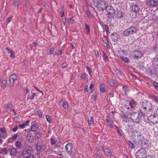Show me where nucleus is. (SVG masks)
<instances>
[{"label": "nucleus", "mask_w": 158, "mask_h": 158, "mask_svg": "<svg viewBox=\"0 0 158 158\" xmlns=\"http://www.w3.org/2000/svg\"><path fill=\"white\" fill-rule=\"evenodd\" d=\"M41 137V134L40 132H37L35 134V138L36 139H39Z\"/></svg>", "instance_id": "nucleus-41"}, {"label": "nucleus", "mask_w": 158, "mask_h": 158, "mask_svg": "<svg viewBox=\"0 0 158 158\" xmlns=\"http://www.w3.org/2000/svg\"><path fill=\"white\" fill-rule=\"evenodd\" d=\"M140 138L139 139L138 143L140 145L141 148H143L146 150L149 149L150 147L147 141L143 138V137L141 136Z\"/></svg>", "instance_id": "nucleus-2"}, {"label": "nucleus", "mask_w": 158, "mask_h": 158, "mask_svg": "<svg viewBox=\"0 0 158 158\" xmlns=\"http://www.w3.org/2000/svg\"><path fill=\"white\" fill-rule=\"evenodd\" d=\"M121 111L122 114L121 115V117L124 122H127L128 121V116L131 114V112L129 109H122Z\"/></svg>", "instance_id": "nucleus-4"}, {"label": "nucleus", "mask_w": 158, "mask_h": 158, "mask_svg": "<svg viewBox=\"0 0 158 158\" xmlns=\"http://www.w3.org/2000/svg\"><path fill=\"white\" fill-rule=\"evenodd\" d=\"M16 148L18 149H19L21 148V143L20 141H17L15 144Z\"/></svg>", "instance_id": "nucleus-29"}, {"label": "nucleus", "mask_w": 158, "mask_h": 158, "mask_svg": "<svg viewBox=\"0 0 158 158\" xmlns=\"http://www.w3.org/2000/svg\"><path fill=\"white\" fill-rule=\"evenodd\" d=\"M52 150L50 148L48 149L46 151V154H52Z\"/></svg>", "instance_id": "nucleus-48"}, {"label": "nucleus", "mask_w": 158, "mask_h": 158, "mask_svg": "<svg viewBox=\"0 0 158 158\" xmlns=\"http://www.w3.org/2000/svg\"><path fill=\"white\" fill-rule=\"evenodd\" d=\"M103 42L106 44H107L109 43L108 40L105 38H103Z\"/></svg>", "instance_id": "nucleus-56"}, {"label": "nucleus", "mask_w": 158, "mask_h": 158, "mask_svg": "<svg viewBox=\"0 0 158 158\" xmlns=\"http://www.w3.org/2000/svg\"><path fill=\"white\" fill-rule=\"evenodd\" d=\"M7 109H11L13 107V105L11 103H9L6 106Z\"/></svg>", "instance_id": "nucleus-46"}, {"label": "nucleus", "mask_w": 158, "mask_h": 158, "mask_svg": "<svg viewBox=\"0 0 158 158\" xmlns=\"http://www.w3.org/2000/svg\"><path fill=\"white\" fill-rule=\"evenodd\" d=\"M36 94L32 92L29 93L28 94L27 98V99L32 100L33 99L35 95H36Z\"/></svg>", "instance_id": "nucleus-26"}, {"label": "nucleus", "mask_w": 158, "mask_h": 158, "mask_svg": "<svg viewBox=\"0 0 158 158\" xmlns=\"http://www.w3.org/2000/svg\"><path fill=\"white\" fill-rule=\"evenodd\" d=\"M126 130L128 132H131L133 129V127L131 125L128 124L127 127H126Z\"/></svg>", "instance_id": "nucleus-27"}, {"label": "nucleus", "mask_w": 158, "mask_h": 158, "mask_svg": "<svg viewBox=\"0 0 158 158\" xmlns=\"http://www.w3.org/2000/svg\"><path fill=\"white\" fill-rule=\"evenodd\" d=\"M94 157L95 158H101V156L99 155L96 154L94 155Z\"/></svg>", "instance_id": "nucleus-60"}, {"label": "nucleus", "mask_w": 158, "mask_h": 158, "mask_svg": "<svg viewBox=\"0 0 158 158\" xmlns=\"http://www.w3.org/2000/svg\"><path fill=\"white\" fill-rule=\"evenodd\" d=\"M18 76L14 74L11 75L10 77L9 86L11 87L14 84V82L18 78Z\"/></svg>", "instance_id": "nucleus-13"}, {"label": "nucleus", "mask_w": 158, "mask_h": 158, "mask_svg": "<svg viewBox=\"0 0 158 158\" xmlns=\"http://www.w3.org/2000/svg\"><path fill=\"white\" fill-rule=\"evenodd\" d=\"M139 113V111H138V112H133L131 114V118L133 121L136 123H139L141 117V116H140Z\"/></svg>", "instance_id": "nucleus-6"}, {"label": "nucleus", "mask_w": 158, "mask_h": 158, "mask_svg": "<svg viewBox=\"0 0 158 158\" xmlns=\"http://www.w3.org/2000/svg\"><path fill=\"white\" fill-rule=\"evenodd\" d=\"M137 30L134 27H131L126 30L124 32V34L126 36L132 35L135 33Z\"/></svg>", "instance_id": "nucleus-7"}, {"label": "nucleus", "mask_w": 158, "mask_h": 158, "mask_svg": "<svg viewBox=\"0 0 158 158\" xmlns=\"http://www.w3.org/2000/svg\"><path fill=\"white\" fill-rule=\"evenodd\" d=\"M32 150V148L30 146L25 148L22 152V156L24 157H27L31 155V152Z\"/></svg>", "instance_id": "nucleus-8"}, {"label": "nucleus", "mask_w": 158, "mask_h": 158, "mask_svg": "<svg viewBox=\"0 0 158 158\" xmlns=\"http://www.w3.org/2000/svg\"><path fill=\"white\" fill-rule=\"evenodd\" d=\"M148 120L153 124L156 123H158V116L152 114L148 118Z\"/></svg>", "instance_id": "nucleus-10"}, {"label": "nucleus", "mask_w": 158, "mask_h": 158, "mask_svg": "<svg viewBox=\"0 0 158 158\" xmlns=\"http://www.w3.org/2000/svg\"><path fill=\"white\" fill-rule=\"evenodd\" d=\"M143 55L142 52L138 50L135 51L133 53V57L134 59H138L141 57Z\"/></svg>", "instance_id": "nucleus-12"}, {"label": "nucleus", "mask_w": 158, "mask_h": 158, "mask_svg": "<svg viewBox=\"0 0 158 158\" xmlns=\"http://www.w3.org/2000/svg\"><path fill=\"white\" fill-rule=\"evenodd\" d=\"M38 127L37 125L36 124H34L31 127V130L33 131H35Z\"/></svg>", "instance_id": "nucleus-31"}, {"label": "nucleus", "mask_w": 158, "mask_h": 158, "mask_svg": "<svg viewBox=\"0 0 158 158\" xmlns=\"http://www.w3.org/2000/svg\"><path fill=\"white\" fill-rule=\"evenodd\" d=\"M114 70L115 72L116 73L118 74V76H121L122 75V74L121 72L117 69H114Z\"/></svg>", "instance_id": "nucleus-43"}, {"label": "nucleus", "mask_w": 158, "mask_h": 158, "mask_svg": "<svg viewBox=\"0 0 158 158\" xmlns=\"http://www.w3.org/2000/svg\"><path fill=\"white\" fill-rule=\"evenodd\" d=\"M106 10L109 14H113L115 13V10L113 8L110 6H107Z\"/></svg>", "instance_id": "nucleus-15"}, {"label": "nucleus", "mask_w": 158, "mask_h": 158, "mask_svg": "<svg viewBox=\"0 0 158 158\" xmlns=\"http://www.w3.org/2000/svg\"><path fill=\"white\" fill-rule=\"evenodd\" d=\"M5 49L7 50L9 53H10L12 52V51L9 49L8 47H6Z\"/></svg>", "instance_id": "nucleus-64"}, {"label": "nucleus", "mask_w": 158, "mask_h": 158, "mask_svg": "<svg viewBox=\"0 0 158 158\" xmlns=\"http://www.w3.org/2000/svg\"><path fill=\"white\" fill-rule=\"evenodd\" d=\"M8 151H10V155L11 156H15L17 152V150L14 148H9Z\"/></svg>", "instance_id": "nucleus-16"}, {"label": "nucleus", "mask_w": 158, "mask_h": 158, "mask_svg": "<svg viewBox=\"0 0 158 158\" xmlns=\"http://www.w3.org/2000/svg\"><path fill=\"white\" fill-rule=\"evenodd\" d=\"M6 130L4 128H0V137L5 139L7 136V135L6 132Z\"/></svg>", "instance_id": "nucleus-14"}, {"label": "nucleus", "mask_w": 158, "mask_h": 158, "mask_svg": "<svg viewBox=\"0 0 158 158\" xmlns=\"http://www.w3.org/2000/svg\"><path fill=\"white\" fill-rule=\"evenodd\" d=\"M14 140L12 139V138L11 137L9 139H7V141L8 143H12L13 142Z\"/></svg>", "instance_id": "nucleus-57"}, {"label": "nucleus", "mask_w": 158, "mask_h": 158, "mask_svg": "<svg viewBox=\"0 0 158 158\" xmlns=\"http://www.w3.org/2000/svg\"><path fill=\"white\" fill-rule=\"evenodd\" d=\"M103 59L105 62H106L108 61V59L107 58L106 55V53L104 52H103Z\"/></svg>", "instance_id": "nucleus-33"}, {"label": "nucleus", "mask_w": 158, "mask_h": 158, "mask_svg": "<svg viewBox=\"0 0 158 158\" xmlns=\"http://www.w3.org/2000/svg\"><path fill=\"white\" fill-rule=\"evenodd\" d=\"M153 85L156 88L158 87V83L156 81H154L153 82Z\"/></svg>", "instance_id": "nucleus-58"}, {"label": "nucleus", "mask_w": 158, "mask_h": 158, "mask_svg": "<svg viewBox=\"0 0 158 158\" xmlns=\"http://www.w3.org/2000/svg\"><path fill=\"white\" fill-rule=\"evenodd\" d=\"M146 149L140 148L136 152L135 156L137 158H146L147 153Z\"/></svg>", "instance_id": "nucleus-3"}, {"label": "nucleus", "mask_w": 158, "mask_h": 158, "mask_svg": "<svg viewBox=\"0 0 158 158\" xmlns=\"http://www.w3.org/2000/svg\"><path fill=\"white\" fill-rule=\"evenodd\" d=\"M123 13L121 11H118V17L119 18H121L123 17Z\"/></svg>", "instance_id": "nucleus-47"}, {"label": "nucleus", "mask_w": 158, "mask_h": 158, "mask_svg": "<svg viewBox=\"0 0 158 158\" xmlns=\"http://www.w3.org/2000/svg\"><path fill=\"white\" fill-rule=\"evenodd\" d=\"M88 124L90 125L93 123V118L92 117H90L88 118Z\"/></svg>", "instance_id": "nucleus-34"}, {"label": "nucleus", "mask_w": 158, "mask_h": 158, "mask_svg": "<svg viewBox=\"0 0 158 158\" xmlns=\"http://www.w3.org/2000/svg\"><path fill=\"white\" fill-rule=\"evenodd\" d=\"M13 2L15 5H16L17 6H18L19 2V0H14Z\"/></svg>", "instance_id": "nucleus-59"}, {"label": "nucleus", "mask_w": 158, "mask_h": 158, "mask_svg": "<svg viewBox=\"0 0 158 158\" xmlns=\"http://www.w3.org/2000/svg\"><path fill=\"white\" fill-rule=\"evenodd\" d=\"M106 120L107 125L109 126H110L111 128H112V126L109 120L107 118H106Z\"/></svg>", "instance_id": "nucleus-51"}, {"label": "nucleus", "mask_w": 158, "mask_h": 158, "mask_svg": "<svg viewBox=\"0 0 158 158\" xmlns=\"http://www.w3.org/2000/svg\"><path fill=\"white\" fill-rule=\"evenodd\" d=\"M151 98L153 100L156 101L158 103V98L157 97L152 95L151 96Z\"/></svg>", "instance_id": "nucleus-37"}, {"label": "nucleus", "mask_w": 158, "mask_h": 158, "mask_svg": "<svg viewBox=\"0 0 158 158\" xmlns=\"http://www.w3.org/2000/svg\"><path fill=\"white\" fill-rule=\"evenodd\" d=\"M96 5L98 7L99 10H103L105 9L107 4L106 1L104 0H100L98 2H97Z\"/></svg>", "instance_id": "nucleus-9"}, {"label": "nucleus", "mask_w": 158, "mask_h": 158, "mask_svg": "<svg viewBox=\"0 0 158 158\" xmlns=\"http://www.w3.org/2000/svg\"><path fill=\"white\" fill-rule=\"evenodd\" d=\"M94 52L96 57H98L99 55L98 51L97 50H94Z\"/></svg>", "instance_id": "nucleus-50"}, {"label": "nucleus", "mask_w": 158, "mask_h": 158, "mask_svg": "<svg viewBox=\"0 0 158 158\" xmlns=\"http://www.w3.org/2000/svg\"><path fill=\"white\" fill-rule=\"evenodd\" d=\"M153 4H150V6L153 7L154 6H156L157 5V2H153Z\"/></svg>", "instance_id": "nucleus-54"}, {"label": "nucleus", "mask_w": 158, "mask_h": 158, "mask_svg": "<svg viewBox=\"0 0 158 158\" xmlns=\"http://www.w3.org/2000/svg\"><path fill=\"white\" fill-rule=\"evenodd\" d=\"M58 141H57V140H55V139H53L52 138H51V144L52 145H54L56 144V142L57 143H57H58Z\"/></svg>", "instance_id": "nucleus-35"}, {"label": "nucleus", "mask_w": 158, "mask_h": 158, "mask_svg": "<svg viewBox=\"0 0 158 158\" xmlns=\"http://www.w3.org/2000/svg\"><path fill=\"white\" fill-rule=\"evenodd\" d=\"M97 149L99 151H102L103 148L102 146H98L97 148Z\"/></svg>", "instance_id": "nucleus-52"}, {"label": "nucleus", "mask_w": 158, "mask_h": 158, "mask_svg": "<svg viewBox=\"0 0 158 158\" xmlns=\"http://www.w3.org/2000/svg\"><path fill=\"white\" fill-rule=\"evenodd\" d=\"M120 58L124 62L126 63H128L129 62V60L127 57L121 56L120 57Z\"/></svg>", "instance_id": "nucleus-30"}, {"label": "nucleus", "mask_w": 158, "mask_h": 158, "mask_svg": "<svg viewBox=\"0 0 158 158\" xmlns=\"http://www.w3.org/2000/svg\"><path fill=\"white\" fill-rule=\"evenodd\" d=\"M85 30L86 31L87 34L89 33V26L87 25L86 24L85 25Z\"/></svg>", "instance_id": "nucleus-49"}, {"label": "nucleus", "mask_w": 158, "mask_h": 158, "mask_svg": "<svg viewBox=\"0 0 158 158\" xmlns=\"http://www.w3.org/2000/svg\"><path fill=\"white\" fill-rule=\"evenodd\" d=\"M104 152L106 155L110 156V158L112 156V152L111 150L108 148H106L104 149Z\"/></svg>", "instance_id": "nucleus-21"}, {"label": "nucleus", "mask_w": 158, "mask_h": 158, "mask_svg": "<svg viewBox=\"0 0 158 158\" xmlns=\"http://www.w3.org/2000/svg\"><path fill=\"white\" fill-rule=\"evenodd\" d=\"M65 149L67 153L71 157L74 158L76 157L77 151L75 148H73L72 145L71 143H68L66 145Z\"/></svg>", "instance_id": "nucleus-1"}, {"label": "nucleus", "mask_w": 158, "mask_h": 158, "mask_svg": "<svg viewBox=\"0 0 158 158\" xmlns=\"http://www.w3.org/2000/svg\"><path fill=\"white\" fill-rule=\"evenodd\" d=\"M67 65V64L66 63H64L63 64H62L61 67L63 68H64L66 67V66Z\"/></svg>", "instance_id": "nucleus-61"}, {"label": "nucleus", "mask_w": 158, "mask_h": 158, "mask_svg": "<svg viewBox=\"0 0 158 158\" xmlns=\"http://www.w3.org/2000/svg\"><path fill=\"white\" fill-rule=\"evenodd\" d=\"M27 138L28 140L30 142H32L33 141V137L32 135L30 133H28L27 135Z\"/></svg>", "instance_id": "nucleus-23"}, {"label": "nucleus", "mask_w": 158, "mask_h": 158, "mask_svg": "<svg viewBox=\"0 0 158 158\" xmlns=\"http://www.w3.org/2000/svg\"><path fill=\"white\" fill-rule=\"evenodd\" d=\"M11 54L10 56L11 57L14 58L15 57V54L14 52L12 51V52L10 53Z\"/></svg>", "instance_id": "nucleus-63"}, {"label": "nucleus", "mask_w": 158, "mask_h": 158, "mask_svg": "<svg viewBox=\"0 0 158 158\" xmlns=\"http://www.w3.org/2000/svg\"><path fill=\"white\" fill-rule=\"evenodd\" d=\"M153 130L156 134H158V126H155L153 127Z\"/></svg>", "instance_id": "nucleus-44"}, {"label": "nucleus", "mask_w": 158, "mask_h": 158, "mask_svg": "<svg viewBox=\"0 0 158 158\" xmlns=\"http://www.w3.org/2000/svg\"><path fill=\"white\" fill-rule=\"evenodd\" d=\"M62 105L64 109H67L68 107V103L64 101L62 103Z\"/></svg>", "instance_id": "nucleus-40"}, {"label": "nucleus", "mask_w": 158, "mask_h": 158, "mask_svg": "<svg viewBox=\"0 0 158 158\" xmlns=\"http://www.w3.org/2000/svg\"><path fill=\"white\" fill-rule=\"evenodd\" d=\"M86 15L89 18H91L92 17V14L89 10L86 11Z\"/></svg>", "instance_id": "nucleus-38"}, {"label": "nucleus", "mask_w": 158, "mask_h": 158, "mask_svg": "<svg viewBox=\"0 0 158 158\" xmlns=\"http://www.w3.org/2000/svg\"><path fill=\"white\" fill-rule=\"evenodd\" d=\"M7 82V81L5 80H2L1 84V87L3 88L5 87L6 86Z\"/></svg>", "instance_id": "nucleus-36"}, {"label": "nucleus", "mask_w": 158, "mask_h": 158, "mask_svg": "<svg viewBox=\"0 0 158 158\" xmlns=\"http://www.w3.org/2000/svg\"><path fill=\"white\" fill-rule=\"evenodd\" d=\"M59 143L60 141H58V143H57L56 144V147H57V148L56 149V150L55 151V152L58 155H60L62 156V155L61 153H60L62 151V149L60 148L59 147L60 144H59Z\"/></svg>", "instance_id": "nucleus-18"}, {"label": "nucleus", "mask_w": 158, "mask_h": 158, "mask_svg": "<svg viewBox=\"0 0 158 158\" xmlns=\"http://www.w3.org/2000/svg\"><path fill=\"white\" fill-rule=\"evenodd\" d=\"M34 111L36 114L39 115L40 117H42L43 114L40 110L38 109H34Z\"/></svg>", "instance_id": "nucleus-28"}, {"label": "nucleus", "mask_w": 158, "mask_h": 158, "mask_svg": "<svg viewBox=\"0 0 158 158\" xmlns=\"http://www.w3.org/2000/svg\"><path fill=\"white\" fill-rule=\"evenodd\" d=\"M8 151L6 148H0V153L3 154L4 155H6L8 153Z\"/></svg>", "instance_id": "nucleus-22"}, {"label": "nucleus", "mask_w": 158, "mask_h": 158, "mask_svg": "<svg viewBox=\"0 0 158 158\" xmlns=\"http://www.w3.org/2000/svg\"><path fill=\"white\" fill-rule=\"evenodd\" d=\"M18 136V135L17 134H14V135L11 137L12 138V139L14 140H16L17 137Z\"/></svg>", "instance_id": "nucleus-53"}, {"label": "nucleus", "mask_w": 158, "mask_h": 158, "mask_svg": "<svg viewBox=\"0 0 158 158\" xmlns=\"http://www.w3.org/2000/svg\"><path fill=\"white\" fill-rule=\"evenodd\" d=\"M19 127L21 128H24L25 127H26V125L25 124H24V123H23V124H19Z\"/></svg>", "instance_id": "nucleus-55"}, {"label": "nucleus", "mask_w": 158, "mask_h": 158, "mask_svg": "<svg viewBox=\"0 0 158 158\" xmlns=\"http://www.w3.org/2000/svg\"><path fill=\"white\" fill-rule=\"evenodd\" d=\"M111 37L112 40L114 42L118 41L120 39L119 35L116 33H114L111 34Z\"/></svg>", "instance_id": "nucleus-11"}, {"label": "nucleus", "mask_w": 158, "mask_h": 158, "mask_svg": "<svg viewBox=\"0 0 158 158\" xmlns=\"http://www.w3.org/2000/svg\"><path fill=\"white\" fill-rule=\"evenodd\" d=\"M131 7L132 10L136 13L138 12L139 10V6L136 4L132 5Z\"/></svg>", "instance_id": "nucleus-19"}, {"label": "nucleus", "mask_w": 158, "mask_h": 158, "mask_svg": "<svg viewBox=\"0 0 158 158\" xmlns=\"http://www.w3.org/2000/svg\"><path fill=\"white\" fill-rule=\"evenodd\" d=\"M109 84L111 86H114L115 85L114 81L113 80H110L108 81Z\"/></svg>", "instance_id": "nucleus-32"}, {"label": "nucleus", "mask_w": 158, "mask_h": 158, "mask_svg": "<svg viewBox=\"0 0 158 158\" xmlns=\"http://www.w3.org/2000/svg\"><path fill=\"white\" fill-rule=\"evenodd\" d=\"M12 17L11 16L9 17L6 20V21L7 23H9Z\"/></svg>", "instance_id": "nucleus-62"}, {"label": "nucleus", "mask_w": 158, "mask_h": 158, "mask_svg": "<svg viewBox=\"0 0 158 158\" xmlns=\"http://www.w3.org/2000/svg\"><path fill=\"white\" fill-rule=\"evenodd\" d=\"M138 67L139 68L142 70L143 69V67L144 66L143 65V64L142 62H139L138 64Z\"/></svg>", "instance_id": "nucleus-39"}, {"label": "nucleus", "mask_w": 158, "mask_h": 158, "mask_svg": "<svg viewBox=\"0 0 158 158\" xmlns=\"http://www.w3.org/2000/svg\"><path fill=\"white\" fill-rule=\"evenodd\" d=\"M129 104L131 108L134 109L136 106L137 103L134 100H132L130 102Z\"/></svg>", "instance_id": "nucleus-24"}, {"label": "nucleus", "mask_w": 158, "mask_h": 158, "mask_svg": "<svg viewBox=\"0 0 158 158\" xmlns=\"http://www.w3.org/2000/svg\"><path fill=\"white\" fill-rule=\"evenodd\" d=\"M35 149L38 152L43 151L46 148V145L40 142H37L35 145Z\"/></svg>", "instance_id": "nucleus-5"}, {"label": "nucleus", "mask_w": 158, "mask_h": 158, "mask_svg": "<svg viewBox=\"0 0 158 158\" xmlns=\"http://www.w3.org/2000/svg\"><path fill=\"white\" fill-rule=\"evenodd\" d=\"M128 144L129 147H130L131 149H132L133 148L134 146L133 144L130 141H128Z\"/></svg>", "instance_id": "nucleus-42"}, {"label": "nucleus", "mask_w": 158, "mask_h": 158, "mask_svg": "<svg viewBox=\"0 0 158 158\" xmlns=\"http://www.w3.org/2000/svg\"><path fill=\"white\" fill-rule=\"evenodd\" d=\"M153 64L154 66H158V56H156L152 60Z\"/></svg>", "instance_id": "nucleus-25"}, {"label": "nucleus", "mask_w": 158, "mask_h": 158, "mask_svg": "<svg viewBox=\"0 0 158 158\" xmlns=\"http://www.w3.org/2000/svg\"><path fill=\"white\" fill-rule=\"evenodd\" d=\"M142 108H143V109H147V108L151 109V108H152V104L150 102H147L143 104Z\"/></svg>", "instance_id": "nucleus-20"}, {"label": "nucleus", "mask_w": 158, "mask_h": 158, "mask_svg": "<svg viewBox=\"0 0 158 158\" xmlns=\"http://www.w3.org/2000/svg\"><path fill=\"white\" fill-rule=\"evenodd\" d=\"M100 92L103 93L106 91V86L105 84L102 83L100 85Z\"/></svg>", "instance_id": "nucleus-17"}, {"label": "nucleus", "mask_w": 158, "mask_h": 158, "mask_svg": "<svg viewBox=\"0 0 158 158\" xmlns=\"http://www.w3.org/2000/svg\"><path fill=\"white\" fill-rule=\"evenodd\" d=\"M46 118L48 122L50 123L51 122L52 119L50 116L49 115H46Z\"/></svg>", "instance_id": "nucleus-45"}]
</instances>
